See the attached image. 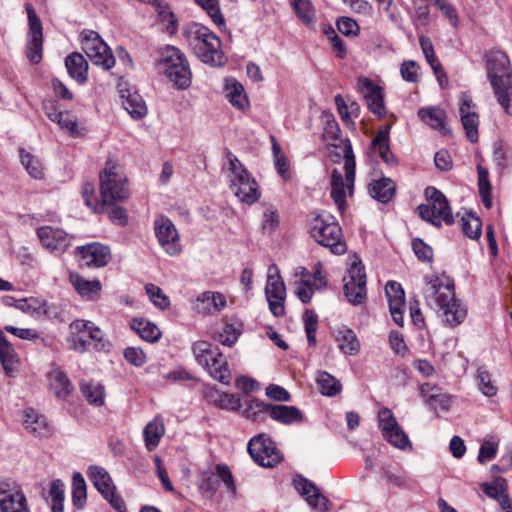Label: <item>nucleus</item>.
Instances as JSON below:
<instances>
[{"label": "nucleus", "instance_id": "obj_54", "mask_svg": "<svg viewBox=\"0 0 512 512\" xmlns=\"http://www.w3.org/2000/svg\"><path fill=\"white\" fill-rule=\"evenodd\" d=\"M145 291L149 296V299L156 307L162 310L169 308V297L163 293L162 289L159 286L149 283L145 286Z\"/></svg>", "mask_w": 512, "mask_h": 512}, {"label": "nucleus", "instance_id": "obj_51", "mask_svg": "<svg viewBox=\"0 0 512 512\" xmlns=\"http://www.w3.org/2000/svg\"><path fill=\"white\" fill-rule=\"evenodd\" d=\"M463 233L470 239H478L481 236L482 222L478 216L468 213L462 217Z\"/></svg>", "mask_w": 512, "mask_h": 512}, {"label": "nucleus", "instance_id": "obj_22", "mask_svg": "<svg viewBox=\"0 0 512 512\" xmlns=\"http://www.w3.org/2000/svg\"><path fill=\"white\" fill-rule=\"evenodd\" d=\"M296 490L305 498L307 503L315 510L327 512L330 509V501L321 494L314 483L302 476H297L293 480Z\"/></svg>", "mask_w": 512, "mask_h": 512}, {"label": "nucleus", "instance_id": "obj_7", "mask_svg": "<svg viewBox=\"0 0 512 512\" xmlns=\"http://www.w3.org/2000/svg\"><path fill=\"white\" fill-rule=\"evenodd\" d=\"M343 143V157L345 160V180L343 179L342 173L337 169H334L331 174V198L334 203L338 206L340 211L345 209L346 204V190L351 194L353 190V182L355 177V159L352 151V147L348 140L342 141Z\"/></svg>", "mask_w": 512, "mask_h": 512}, {"label": "nucleus", "instance_id": "obj_46", "mask_svg": "<svg viewBox=\"0 0 512 512\" xmlns=\"http://www.w3.org/2000/svg\"><path fill=\"white\" fill-rule=\"evenodd\" d=\"M316 381L321 394L325 396L333 397L341 392L340 381L328 372H319Z\"/></svg>", "mask_w": 512, "mask_h": 512}, {"label": "nucleus", "instance_id": "obj_48", "mask_svg": "<svg viewBox=\"0 0 512 512\" xmlns=\"http://www.w3.org/2000/svg\"><path fill=\"white\" fill-rule=\"evenodd\" d=\"M483 491L489 498L497 500L499 504L509 499L506 481L501 478L494 480L491 484H484Z\"/></svg>", "mask_w": 512, "mask_h": 512}, {"label": "nucleus", "instance_id": "obj_57", "mask_svg": "<svg viewBox=\"0 0 512 512\" xmlns=\"http://www.w3.org/2000/svg\"><path fill=\"white\" fill-rule=\"evenodd\" d=\"M240 335V330H238L232 324H225L222 328V331L218 333L217 340L225 346L231 347L233 346Z\"/></svg>", "mask_w": 512, "mask_h": 512}, {"label": "nucleus", "instance_id": "obj_53", "mask_svg": "<svg viewBox=\"0 0 512 512\" xmlns=\"http://www.w3.org/2000/svg\"><path fill=\"white\" fill-rule=\"evenodd\" d=\"M478 387L481 393L487 397L497 394L498 388L491 379L490 373L483 367L477 369Z\"/></svg>", "mask_w": 512, "mask_h": 512}, {"label": "nucleus", "instance_id": "obj_60", "mask_svg": "<svg viewBox=\"0 0 512 512\" xmlns=\"http://www.w3.org/2000/svg\"><path fill=\"white\" fill-rule=\"evenodd\" d=\"M412 249L419 260L429 263L432 262L433 250L421 239L416 238L412 241Z\"/></svg>", "mask_w": 512, "mask_h": 512}, {"label": "nucleus", "instance_id": "obj_34", "mask_svg": "<svg viewBox=\"0 0 512 512\" xmlns=\"http://www.w3.org/2000/svg\"><path fill=\"white\" fill-rule=\"evenodd\" d=\"M269 416L286 425L299 423L303 420V414L298 408L286 405H271Z\"/></svg>", "mask_w": 512, "mask_h": 512}, {"label": "nucleus", "instance_id": "obj_45", "mask_svg": "<svg viewBox=\"0 0 512 512\" xmlns=\"http://www.w3.org/2000/svg\"><path fill=\"white\" fill-rule=\"evenodd\" d=\"M80 390L90 404L95 406H101L104 404L105 393L104 387L101 384L81 381Z\"/></svg>", "mask_w": 512, "mask_h": 512}, {"label": "nucleus", "instance_id": "obj_21", "mask_svg": "<svg viewBox=\"0 0 512 512\" xmlns=\"http://www.w3.org/2000/svg\"><path fill=\"white\" fill-rule=\"evenodd\" d=\"M1 512H30L26 496L18 486L0 485Z\"/></svg>", "mask_w": 512, "mask_h": 512}, {"label": "nucleus", "instance_id": "obj_24", "mask_svg": "<svg viewBox=\"0 0 512 512\" xmlns=\"http://www.w3.org/2000/svg\"><path fill=\"white\" fill-rule=\"evenodd\" d=\"M358 89L365 98L369 110L382 117L385 114V106L381 88L370 79L362 78L358 81Z\"/></svg>", "mask_w": 512, "mask_h": 512}, {"label": "nucleus", "instance_id": "obj_64", "mask_svg": "<svg viewBox=\"0 0 512 512\" xmlns=\"http://www.w3.org/2000/svg\"><path fill=\"white\" fill-rule=\"evenodd\" d=\"M125 359L134 366H142L146 362V355L141 348L128 347L124 350Z\"/></svg>", "mask_w": 512, "mask_h": 512}, {"label": "nucleus", "instance_id": "obj_61", "mask_svg": "<svg viewBox=\"0 0 512 512\" xmlns=\"http://www.w3.org/2000/svg\"><path fill=\"white\" fill-rule=\"evenodd\" d=\"M336 25L338 30L345 36H357L360 32L358 23L350 17H341Z\"/></svg>", "mask_w": 512, "mask_h": 512}, {"label": "nucleus", "instance_id": "obj_42", "mask_svg": "<svg viewBox=\"0 0 512 512\" xmlns=\"http://www.w3.org/2000/svg\"><path fill=\"white\" fill-rule=\"evenodd\" d=\"M122 105L132 118L139 120L146 116L147 106L137 92L128 93L127 96L122 95Z\"/></svg>", "mask_w": 512, "mask_h": 512}, {"label": "nucleus", "instance_id": "obj_33", "mask_svg": "<svg viewBox=\"0 0 512 512\" xmlns=\"http://www.w3.org/2000/svg\"><path fill=\"white\" fill-rule=\"evenodd\" d=\"M92 322L78 319L70 324L72 333L71 348L78 352H84L90 346V342L86 339L88 330Z\"/></svg>", "mask_w": 512, "mask_h": 512}, {"label": "nucleus", "instance_id": "obj_9", "mask_svg": "<svg viewBox=\"0 0 512 512\" xmlns=\"http://www.w3.org/2000/svg\"><path fill=\"white\" fill-rule=\"evenodd\" d=\"M425 195L429 203L418 206L419 216L436 227L441 226L440 219L452 224L454 218L445 195L435 187H427Z\"/></svg>", "mask_w": 512, "mask_h": 512}, {"label": "nucleus", "instance_id": "obj_16", "mask_svg": "<svg viewBox=\"0 0 512 512\" xmlns=\"http://www.w3.org/2000/svg\"><path fill=\"white\" fill-rule=\"evenodd\" d=\"M154 230L160 246L171 256L181 251V243L178 231L173 222L165 217L159 216L154 221Z\"/></svg>", "mask_w": 512, "mask_h": 512}, {"label": "nucleus", "instance_id": "obj_32", "mask_svg": "<svg viewBox=\"0 0 512 512\" xmlns=\"http://www.w3.org/2000/svg\"><path fill=\"white\" fill-rule=\"evenodd\" d=\"M25 428L38 437H47L51 434L46 417L39 415L34 409H27L24 412Z\"/></svg>", "mask_w": 512, "mask_h": 512}, {"label": "nucleus", "instance_id": "obj_19", "mask_svg": "<svg viewBox=\"0 0 512 512\" xmlns=\"http://www.w3.org/2000/svg\"><path fill=\"white\" fill-rule=\"evenodd\" d=\"M75 252L80 257L81 266L100 268L111 260L110 248L97 242L77 247Z\"/></svg>", "mask_w": 512, "mask_h": 512}, {"label": "nucleus", "instance_id": "obj_37", "mask_svg": "<svg viewBox=\"0 0 512 512\" xmlns=\"http://www.w3.org/2000/svg\"><path fill=\"white\" fill-rule=\"evenodd\" d=\"M50 389L59 399H66L73 391L69 378L59 369H54L49 375Z\"/></svg>", "mask_w": 512, "mask_h": 512}, {"label": "nucleus", "instance_id": "obj_39", "mask_svg": "<svg viewBox=\"0 0 512 512\" xmlns=\"http://www.w3.org/2000/svg\"><path fill=\"white\" fill-rule=\"evenodd\" d=\"M130 327L134 330L143 340L147 342H156L161 336L160 329L152 322L143 318H134L130 322Z\"/></svg>", "mask_w": 512, "mask_h": 512}, {"label": "nucleus", "instance_id": "obj_49", "mask_svg": "<svg viewBox=\"0 0 512 512\" xmlns=\"http://www.w3.org/2000/svg\"><path fill=\"white\" fill-rule=\"evenodd\" d=\"M0 360L7 373L13 370V364L16 362V354L12 345L7 341L3 332L0 330Z\"/></svg>", "mask_w": 512, "mask_h": 512}, {"label": "nucleus", "instance_id": "obj_50", "mask_svg": "<svg viewBox=\"0 0 512 512\" xmlns=\"http://www.w3.org/2000/svg\"><path fill=\"white\" fill-rule=\"evenodd\" d=\"M152 3L155 5L158 21L162 23H167L165 29L168 33H175L177 30V23L174 14L171 12L169 6L163 4L162 2H159L158 0Z\"/></svg>", "mask_w": 512, "mask_h": 512}, {"label": "nucleus", "instance_id": "obj_52", "mask_svg": "<svg viewBox=\"0 0 512 512\" xmlns=\"http://www.w3.org/2000/svg\"><path fill=\"white\" fill-rule=\"evenodd\" d=\"M21 163L27 170V172L36 179H40L43 176V167L40 160L24 149L20 150Z\"/></svg>", "mask_w": 512, "mask_h": 512}, {"label": "nucleus", "instance_id": "obj_8", "mask_svg": "<svg viewBox=\"0 0 512 512\" xmlns=\"http://www.w3.org/2000/svg\"><path fill=\"white\" fill-rule=\"evenodd\" d=\"M311 237L320 245L328 248L333 254L341 255L347 250L340 225L329 222L323 216L317 215L310 222Z\"/></svg>", "mask_w": 512, "mask_h": 512}, {"label": "nucleus", "instance_id": "obj_58", "mask_svg": "<svg viewBox=\"0 0 512 512\" xmlns=\"http://www.w3.org/2000/svg\"><path fill=\"white\" fill-rule=\"evenodd\" d=\"M215 473L218 477V482L222 481L226 486L227 490L231 493H236V485L234 482V477L229 469V467L225 464H217L215 467Z\"/></svg>", "mask_w": 512, "mask_h": 512}, {"label": "nucleus", "instance_id": "obj_20", "mask_svg": "<svg viewBox=\"0 0 512 512\" xmlns=\"http://www.w3.org/2000/svg\"><path fill=\"white\" fill-rule=\"evenodd\" d=\"M459 113L467 139L471 143L477 142L479 137V114L476 111V104L470 97L462 95Z\"/></svg>", "mask_w": 512, "mask_h": 512}, {"label": "nucleus", "instance_id": "obj_5", "mask_svg": "<svg viewBox=\"0 0 512 512\" xmlns=\"http://www.w3.org/2000/svg\"><path fill=\"white\" fill-rule=\"evenodd\" d=\"M100 195L103 204L124 202L129 198L127 177L120 165L108 160L105 168L100 172Z\"/></svg>", "mask_w": 512, "mask_h": 512}, {"label": "nucleus", "instance_id": "obj_13", "mask_svg": "<svg viewBox=\"0 0 512 512\" xmlns=\"http://www.w3.org/2000/svg\"><path fill=\"white\" fill-rule=\"evenodd\" d=\"M265 294L271 313L276 317L283 316L285 313L286 289L276 265H271L268 269Z\"/></svg>", "mask_w": 512, "mask_h": 512}, {"label": "nucleus", "instance_id": "obj_63", "mask_svg": "<svg viewBox=\"0 0 512 512\" xmlns=\"http://www.w3.org/2000/svg\"><path fill=\"white\" fill-rule=\"evenodd\" d=\"M419 66L413 60L405 61L401 64L400 72L405 81L415 83L418 80Z\"/></svg>", "mask_w": 512, "mask_h": 512}, {"label": "nucleus", "instance_id": "obj_29", "mask_svg": "<svg viewBox=\"0 0 512 512\" xmlns=\"http://www.w3.org/2000/svg\"><path fill=\"white\" fill-rule=\"evenodd\" d=\"M65 65L70 77L76 82L84 84L87 81L88 62L81 53L70 54L65 60Z\"/></svg>", "mask_w": 512, "mask_h": 512}, {"label": "nucleus", "instance_id": "obj_47", "mask_svg": "<svg viewBox=\"0 0 512 512\" xmlns=\"http://www.w3.org/2000/svg\"><path fill=\"white\" fill-rule=\"evenodd\" d=\"M270 407L271 404H265L260 400L251 399L247 407L243 410V415L253 422L261 423L264 422L269 415Z\"/></svg>", "mask_w": 512, "mask_h": 512}, {"label": "nucleus", "instance_id": "obj_40", "mask_svg": "<svg viewBox=\"0 0 512 512\" xmlns=\"http://www.w3.org/2000/svg\"><path fill=\"white\" fill-rule=\"evenodd\" d=\"M192 352L197 363L203 367L211 360H214V364L217 363L216 357L220 356L219 349L206 341H196L192 346Z\"/></svg>", "mask_w": 512, "mask_h": 512}, {"label": "nucleus", "instance_id": "obj_59", "mask_svg": "<svg viewBox=\"0 0 512 512\" xmlns=\"http://www.w3.org/2000/svg\"><path fill=\"white\" fill-rule=\"evenodd\" d=\"M81 194L84 198L85 204L94 212H98L102 209L95 194V187L92 183L85 182L82 186Z\"/></svg>", "mask_w": 512, "mask_h": 512}, {"label": "nucleus", "instance_id": "obj_23", "mask_svg": "<svg viewBox=\"0 0 512 512\" xmlns=\"http://www.w3.org/2000/svg\"><path fill=\"white\" fill-rule=\"evenodd\" d=\"M385 294L389 303V310L393 321L403 326V314L406 308L405 293L400 283L389 281L385 285Z\"/></svg>", "mask_w": 512, "mask_h": 512}, {"label": "nucleus", "instance_id": "obj_10", "mask_svg": "<svg viewBox=\"0 0 512 512\" xmlns=\"http://www.w3.org/2000/svg\"><path fill=\"white\" fill-rule=\"evenodd\" d=\"M82 48L93 64L101 66L105 70L111 69L115 65V58L99 34L88 30L82 32Z\"/></svg>", "mask_w": 512, "mask_h": 512}, {"label": "nucleus", "instance_id": "obj_26", "mask_svg": "<svg viewBox=\"0 0 512 512\" xmlns=\"http://www.w3.org/2000/svg\"><path fill=\"white\" fill-rule=\"evenodd\" d=\"M69 280L82 298L94 300L98 297L101 290L99 280H88L78 273H70Z\"/></svg>", "mask_w": 512, "mask_h": 512}, {"label": "nucleus", "instance_id": "obj_2", "mask_svg": "<svg viewBox=\"0 0 512 512\" xmlns=\"http://www.w3.org/2000/svg\"><path fill=\"white\" fill-rule=\"evenodd\" d=\"M485 68L494 96L506 114L512 107V65L508 56L500 50L486 54Z\"/></svg>", "mask_w": 512, "mask_h": 512}, {"label": "nucleus", "instance_id": "obj_56", "mask_svg": "<svg viewBox=\"0 0 512 512\" xmlns=\"http://www.w3.org/2000/svg\"><path fill=\"white\" fill-rule=\"evenodd\" d=\"M204 10L207 11L213 22L218 25H224L225 20L220 12L217 0H195Z\"/></svg>", "mask_w": 512, "mask_h": 512}, {"label": "nucleus", "instance_id": "obj_30", "mask_svg": "<svg viewBox=\"0 0 512 512\" xmlns=\"http://www.w3.org/2000/svg\"><path fill=\"white\" fill-rule=\"evenodd\" d=\"M226 306L225 297L219 292L206 291L196 299L195 308L200 313H212L219 311Z\"/></svg>", "mask_w": 512, "mask_h": 512}, {"label": "nucleus", "instance_id": "obj_11", "mask_svg": "<svg viewBox=\"0 0 512 512\" xmlns=\"http://www.w3.org/2000/svg\"><path fill=\"white\" fill-rule=\"evenodd\" d=\"M87 475L95 488L118 512H125V504L122 498L116 493L109 473L102 467L92 465L87 470Z\"/></svg>", "mask_w": 512, "mask_h": 512}, {"label": "nucleus", "instance_id": "obj_15", "mask_svg": "<svg viewBox=\"0 0 512 512\" xmlns=\"http://www.w3.org/2000/svg\"><path fill=\"white\" fill-rule=\"evenodd\" d=\"M247 449L253 461L263 467H273L281 459L280 452L264 434L254 436Z\"/></svg>", "mask_w": 512, "mask_h": 512}, {"label": "nucleus", "instance_id": "obj_6", "mask_svg": "<svg viewBox=\"0 0 512 512\" xmlns=\"http://www.w3.org/2000/svg\"><path fill=\"white\" fill-rule=\"evenodd\" d=\"M228 177L230 189L233 194L247 204H253L259 199L258 187L255 179L246 170L243 164L232 153H228Z\"/></svg>", "mask_w": 512, "mask_h": 512}, {"label": "nucleus", "instance_id": "obj_38", "mask_svg": "<svg viewBox=\"0 0 512 512\" xmlns=\"http://www.w3.org/2000/svg\"><path fill=\"white\" fill-rule=\"evenodd\" d=\"M165 433V426L163 420L159 417L154 418L150 421L144 428L143 436L145 441V446L147 450H154L161 438Z\"/></svg>", "mask_w": 512, "mask_h": 512}, {"label": "nucleus", "instance_id": "obj_3", "mask_svg": "<svg viewBox=\"0 0 512 512\" xmlns=\"http://www.w3.org/2000/svg\"><path fill=\"white\" fill-rule=\"evenodd\" d=\"M183 36L200 61L214 66L224 64L225 56L221 48V41L209 28L198 23H191L184 28Z\"/></svg>", "mask_w": 512, "mask_h": 512}, {"label": "nucleus", "instance_id": "obj_41", "mask_svg": "<svg viewBox=\"0 0 512 512\" xmlns=\"http://www.w3.org/2000/svg\"><path fill=\"white\" fill-rule=\"evenodd\" d=\"M369 194L372 198L382 203H387L391 200L395 192V185L392 180L382 178L374 181L368 187Z\"/></svg>", "mask_w": 512, "mask_h": 512}, {"label": "nucleus", "instance_id": "obj_12", "mask_svg": "<svg viewBox=\"0 0 512 512\" xmlns=\"http://www.w3.org/2000/svg\"><path fill=\"white\" fill-rule=\"evenodd\" d=\"M344 293L354 305L361 304L366 298V274L361 261H354L343 278Z\"/></svg>", "mask_w": 512, "mask_h": 512}, {"label": "nucleus", "instance_id": "obj_35", "mask_svg": "<svg viewBox=\"0 0 512 512\" xmlns=\"http://www.w3.org/2000/svg\"><path fill=\"white\" fill-rule=\"evenodd\" d=\"M296 16L308 28H314L317 17L311 0H289Z\"/></svg>", "mask_w": 512, "mask_h": 512}, {"label": "nucleus", "instance_id": "obj_18", "mask_svg": "<svg viewBox=\"0 0 512 512\" xmlns=\"http://www.w3.org/2000/svg\"><path fill=\"white\" fill-rule=\"evenodd\" d=\"M36 233L43 247L55 255H62L71 244V236L57 227L42 226Z\"/></svg>", "mask_w": 512, "mask_h": 512}, {"label": "nucleus", "instance_id": "obj_44", "mask_svg": "<svg viewBox=\"0 0 512 512\" xmlns=\"http://www.w3.org/2000/svg\"><path fill=\"white\" fill-rule=\"evenodd\" d=\"M217 363L214 364V360H211L208 365L204 368L208 370L211 377L215 380L219 381L222 384L228 385L231 382L232 374L228 367V363L226 359L223 357L220 352V356L216 357Z\"/></svg>", "mask_w": 512, "mask_h": 512}, {"label": "nucleus", "instance_id": "obj_4", "mask_svg": "<svg viewBox=\"0 0 512 512\" xmlns=\"http://www.w3.org/2000/svg\"><path fill=\"white\" fill-rule=\"evenodd\" d=\"M160 70L178 88L186 89L191 85L192 73L184 53L175 46H165L159 50Z\"/></svg>", "mask_w": 512, "mask_h": 512}, {"label": "nucleus", "instance_id": "obj_55", "mask_svg": "<svg viewBox=\"0 0 512 512\" xmlns=\"http://www.w3.org/2000/svg\"><path fill=\"white\" fill-rule=\"evenodd\" d=\"M219 482L215 472L203 473L201 481L199 483V490L201 494L206 498H211L218 490Z\"/></svg>", "mask_w": 512, "mask_h": 512}, {"label": "nucleus", "instance_id": "obj_17", "mask_svg": "<svg viewBox=\"0 0 512 512\" xmlns=\"http://www.w3.org/2000/svg\"><path fill=\"white\" fill-rule=\"evenodd\" d=\"M29 24L27 57L35 64L42 59L43 34L41 21L31 4H26Z\"/></svg>", "mask_w": 512, "mask_h": 512}, {"label": "nucleus", "instance_id": "obj_27", "mask_svg": "<svg viewBox=\"0 0 512 512\" xmlns=\"http://www.w3.org/2000/svg\"><path fill=\"white\" fill-rule=\"evenodd\" d=\"M335 341L339 350L345 355H356L360 351V342L355 332L347 326L339 327L335 331Z\"/></svg>", "mask_w": 512, "mask_h": 512}, {"label": "nucleus", "instance_id": "obj_31", "mask_svg": "<svg viewBox=\"0 0 512 512\" xmlns=\"http://www.w3.org/2000/svg\"><path fill=\"white\" fill-rule=\"evenodd\" d=\"M420 393L427 404L434 410H448L450 406V398L448 395L441 393L440 389L431 384H423L420 387Z\"/></svg>", "mask_w": 512, "mask_h": 512}, {"label": "nucleus", "instance_id": "obj_36", "mask_svg": "<svg viewBox=\"0 0 512 512\" xmlns=\"http://www.w3.org/2000/svg\"><path fill=\"white\" fill-rule=\"evenodd\" d=\"M419 118L435 130L447 133L448 129L445 125L446 113L437 107H424L418 111Z\"/></svg>", "mask_w": 512, "mask_h": 512}, {"label": "nucleus", "instance_id": "obj_14", "mask_svg": "<svg viewBox=\"0 0 512 512\" xmlns=\"http://www.w3.org/2000/svg\"><path fill=\"white\" fill-rule=\"evenodd\" d=\"M378 422L384 439L391 445L402 450L412 448L408 436L399 426L391 410L388 408L380 410L378 413Z\"/></svg>", "mask_w": 512, "mask_h": 512}, {"label": "nucleus", "instance_id": "obj_25", "mask_svg": "<svg viewBox=\"0 0 512 512\" xmlns=\"http://www.w3.org/2000/svg\"><path fill=\"white\" fill-rule=\"evenodd\" d=\"M391 125L381 126L371 142V147L379 153L383 161L388 165H395L397 160L389 147V133Z\"/></svg>", "mask_w": 512, "mask_h": 512}, {"label": "nucleus", "instance_id": "obj_1", "mask_svg": "<svg viewBox=\"0 0 512 512\" xmlns=\"http://www.w3.org/2000/svg\"><path fill=\"white\" fill-rule=\"evenodd\" d=\"M424 295L429 305L441 309L447 324L451 327L461 324L467 314L466 308L456 298L454 281L445 274L430 275L425 279Z\"/></svg>", "mask_w": 512, "mask_h": 512}, {"label": "nucleus", "instance_id": "obj_62", "mask_svg": "<svg viewBox=\"0 0 512 512\" xmlns=\"http://www.w3.org/2000/svg\"><path fill=\"white\" fill-rule=\"evenodd\" d=\"M435 6L442 12V14L449 20L453 27L458 26V14L455 7L447 0H440Z\"/></svg>", "mask_w": 512, "mask_h": 512}, {"label": "nucleus", "instance_id": "obj_28", "mask_svg": "<svg viewBox=\"0 0 512 512\" xmlns=\"http://www.w3.org/2000/svg\"><path fill=\"white\" fill-rule=\"evenodd\" d=\"M224 90L226 98L235 108L245 110L249 106L244 87L235 78L225 79Z\"/></svg>", "mask_w": 512, "mask_h": 512}, {"label": "nucleus", "instance_id": "obj_43", "mask_svg": "<svg viewBox=\"0 0 512 512\" xmlns=\"http://www.w3.org/2000/svg\"><path fill=\"white\" fill-rule=\"evenodd\" d=\"M48 118L56 122L61 129L67 131L72 136L78 135L77 118L68 111H58L56 109L47 111Z\"/></svg>", "mask_w": 512, "mask_h": 512}]
</instances>
